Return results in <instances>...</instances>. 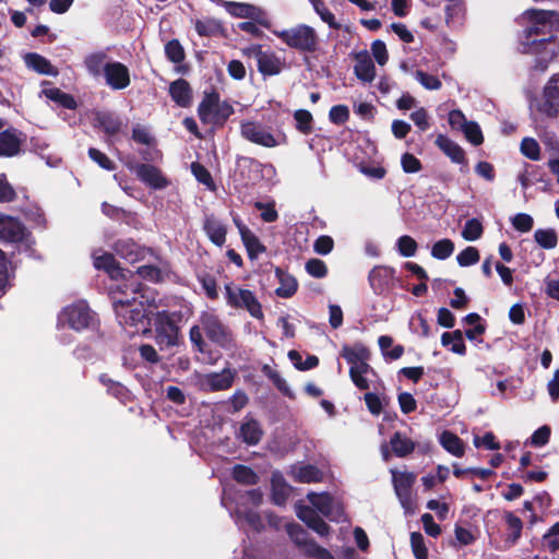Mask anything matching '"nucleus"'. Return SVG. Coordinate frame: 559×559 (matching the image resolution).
I'll list each match as a JSON object with an SVG mask.
<instances>
[{
	"instance_id": "64",
	"label": "nucleus",
	"mask_w": 559,
	"mask_h": 559,
	"mask_svg": "<svg viewBox=\"0 0 559 559\" xmlns=\"http://www.w3.org/2000/svg\"><path fill=\"white\" fill-rule=\"evenodd\" d=\"M544 543L549 551L555 552L559 550V522L544 535Z\"/></svg>"
},
{
	"instance_id": "63",
	"label": "nucleus",
	"mask_w": 559,
	"mask_h": 559,
	"mask_svg": "<svg viewBox=\"0 0 559 559\" xmlns=\"http://www.w3.org/2000/svg\"><path fill=\"white\" fill-rule=\"evenodd\" d=\"M314 11L320 15L321 20L331 27H336L334 14L324 7L320 0H310Z\"/></svg>"
},
{
	"instance_id": "54",
	"label": "nucleus",
	"mask_w": 559,
	"mask_h": 559,
	"mask_svg": "<svg viewBox=\"0 0 559 559\" xmlns=\"http://www.w3.org/2000/svg\"><path fill=\"white\" fill-rule=\"evenodd\" d=\"M165 53L167 58L174 63H180L185 59L183 48L176 39L166 44Z\"/></svg>"
},
{
	"instance_id": "8",
	"label": "nucleus",
	"mask_w": 559,
	"mask_h": 559,
	"mask_svg": "<svg viewBox=\"0 0 559 559\" xmlns=\"http://www.w3.org/2000/svg\"><path fill=\"white\" fill-rule=\"evenodd\" d=\"M94 314L84 301H79L62 309L58 317V326L68 325L72 330L82 331L91 326Z\"/></svg>"
},
{
	"instance_id": "60",
	"label": "nucleus",
	"mask_w": 559,
	"mask_h": 559,
	"mask_svg": "<svg viewBox=\"0 0 559 559\" xmlns=\"http://www.w3.org/2000/svg\"><path fill=\"white\" fill-rule=\"evenodd\" d=\"M306 270L311 276L316 278H322L328 273L325 263L319 259H310L306 263Z\"/></svg>"
},
{
	"instance_id": "2",
	"label": "nucleus",
	"mask_w": 559,
	"mask_h": 559,
	"mask_svg": "<svg viewBox=\"0 0 559 559\" xmlns=\"http://www.w3.org/2000/svg\"><path fill=\"white\" fill-rule=\"evenodd\" d=\"M522 21L525 25V51L538 55L539 62L545 63V68L556 55L555 47L548 46L559 28V14L555 11L527 10L523 13Z\"/></svg>"
},
{
	"instance_id": "13",
	"label": "nucleus",
	"mask_w": 559,
	"mask_h": 559,
	"mask_svg": "<svg viewBox=\"0 0 559 559\" xmlns=\"http://www.w3.org/2000/svg\"><path fill=\"white\" fill-rule=\"evenodd\" d=\"M156 341L160 345L173 346L177 342L178 328L165 311L158 312L155 318Z\"/></svg>"
},
{
	"instance_id": "36",
	"label": "nucleus",
	"mask_w": 559,
	"mask_h": 559,
	"mask_svg": "<svg viewBox=\"0 0 559 559\" xmlns=\"http://www.w3.org/2000/svg\"><path fill=\"white\" fill-rule=\"evenodd\" d=\"M441 445L452 455L461 457L464 454L462 440L450 431H443L440 436Z\"/></svg>"
},
{
	"instance_id": "27",
	"label": "nucleus",
	"mask_w": 559,
	"mask_h": 559,
	"mask_svg": "<svg viewBox=\"0 0 559 559\" xmlns=\"http://www.w3.org/2000/svg\"><path fill=\"white\" fill-rule=\"evenodd\" d=\"M262 437V430L258 421L254 419H246L238 432V438H240L245 443L249 445L257 444Z\"/></svg>"
},
{
	"instance_id": "32",
	"label": "nucleus",
	"mask_w": 559,
	"mask_h": 559,
	"mask_svg": "<svg viewBox=\"0 0 559 559\" xmlns=\"http://www.w3.org/2000/svg\"><path fill=\"white\" fill-rule=\"evenodd\" d=\"M236 522L240 525H248L253 531H260L263 527L261 516L251 511L247 510L242 506H238L235 511Z\"/></svg>"
},
{
	"instance_id": "17",
	"label": "nucleus",
	"mask_w": 559,
	"mask_h": 559,
	"mask_svg": "<svg viewBox=\"0 0 559 559\" xmlns=\"http://www.w3.org/2000/svg\"><path fill=\"white\" fill-rule=\"evenodd\" d=\"M395 278V270L390 266H376L369 273V282L376 294L390 289Z\"/></svg>"
},
{
	"instance_id": "55",
	"label": "nucleus",
	"mask_w": 559,
	"mask_h": 559,
	"mask_svg": "<svg viewBox=\"0 0 559 559\" xmlns=\"http://www.w3.org/2000/svg\"><path fill=\"white\" fill-rule=\"evenodd\" d=\"M415 79L426 88L429 91H437L441 88V81L431 74H428L421 70H417L415 72Z\"/></svg>"
},
{
	"instance_id": "47",
	"label": "nucleus",
	"mask_w": 559,
	"mask_h": 559,
	"mask_svg": "<svg viewBox=\"0 0 559 559\" xmlns=\"http://www.w3.org/2000/svg\"><path fill=\"white\" fill-rule=\"evenodd\" d=\"M534 238L536 242L545 249H552L558 242L557 235L552 229H537L534 234Z\"/></svg>"
},
{
	"instance_id": "58",
	"label": "nucleus",
	"mask_w": 559,
	"mask_h": 559,
	"mask_svg": "<svg viewBox=\"0 0 559 559\" xmlns=\"http://www.w3.org/2000/svg\"><path fill=\"white\" fill-rule=\"evenodd\" d=\"M305 552L307 556L316 559H334V557L329 550L319 546L314 542H309L305 544Z\"/></svg>"
},
{
	"instance_id": "10",
	"label": "nucleus",
	"mask_w": 559,
	"mask_h": 559,
	"mask_svg": "<svg viewBox=\"0 0 559 559\" xmlns=\"http://www.w3.org/2000/svg\"><path fill=\"white\" fill-rule=\"evenodd\" d=\"M392 483L399 501L405 511L413 510L412 487L416 475L407 471L391 469Z\"/></svg>"
},
{
	"instance_id": "4",
	"label": "nucleus",
	"mask_w": 559,
	"mask_h": 559,
	"mask_svg": "<svg viewBox=\"0 0 559 559\" xmlns=\"http://www.w3.org/2000/svg\"><path fill=\"white\" fill-rule=\"evenodd\" d=\"M272 33L288 48L301 53H313L320 45L318 33L307 24L301 23L288 28L273 29Z\"/></svg>"
},
{
	"instance_id": "37",
	"label": "nucleus",
	"mask_w": 559,
	"mask_h": 559,
	"mask_svg": "<svg viewBox=\"0 0 559 559\" xmlns=\"http://www.w3.org/2000/svg\"><path fill=\"white\" fill-rule=\"evenodd\" d=\"M441 344L459 355L465 354V344L463 334L460 330L453 332H445L441 336Z\"/></svg>"
},
{
	"instance_id": "33",
	"label": "nucleus",
	"mask_w": 559,
	"mask_h": 559,
	"mask_svg": "<svg viewBox=\"0 0 559 559\" xmlns=\"http://www.w3.org/2000/svg\"><path fill=\"white\" fill-rule=\"evenodd\" d=\"M341 355L350 366L360 360H369L370 357L368 348L361 343L344 345Z\"/></svg>"
},
{
	"instance_id": "16",
	"label": "nucleus",
	"mask_w": 559,
	"mask_h": 559,
	"mask_svg": "<svg viewBox=\"0 0 559 559\" xmlns=\"http://www.w3.org/2000/svg\"><path fill=\"white\" fill-rule=\"evenodd\" d=\"M540 110L549 117L559 111V74L552 75L544 88V102Z\"/></svg>"
},
{
	"instance_id": "24",
	"label": "nucleus",
	"mask_w": 559,
	"mask_h": 559,
	"mask_svg": "<svg viewBox=\"0 0 559 559\" xmlns=\"http://www.w3.org/2000/svg\"><path fill=\"white\" fill-rule=\"evenodd\" d=\"M217 3L224 5L228 13L236 17L258 19L261 15V9L248 3L230 2L218 0Z\"/></svg>"
},
{
	"instance_id": "15",
	"label": "nucleus",
	"mask_w": 559,
	"mask_h": 559,
	"mask_svg": "<svg viewBox=\"0 0 559 559\" xmlns=\"http://www.w3.org/2000/svg\"><path fill=\"white\" fill-rule=\"evenodd\" d=\"M104 75L108 86L112 90H123L130 85L129 69L121 62H107Z\"/></svg>"
},
{
	"instance_id": "21",
	"label": "nucleus",
	"mask_w": 559,
	"mask_h": 559,
	"mask_svg": "<svg viewBox=\"0 0 559 559\" xmlns=\"http://www.w3.org/2000/svg\"><path fill=\"white\" fill-rule=\"evenodd\" d=\"M24 62L27 68L33 71L50 76H57L59 74L58 69L51 64V62L36 52H29L24 56Z\"/></svg>"
},
{
	"instance_id": "39",
	"label": "nucleus",
	"mask_w": 559,
	"mask_h": 559,
	"mask_svg": "<svg viewBox=\"0 0 559 559\" xmlns=\"http://www.w3.org/2000/svg\"><path fill=\"white\" fill-rule=\"evenodd\" d=\"M43 94L48 99H51V100L60 104L64 108L73 109L76 106V102L71 95L63 93L61 90H59L57 87L44 88Z\"/></svg>"
},
{
	"instance_id": "7",
	"label": "nucleus",
	"mask_w": 559,
	"mask_h": 559,
	"mask_svg": "<svg viewBox=\"0 0 559 559\" xmlns=\"http://www.w3.org/2000/svg\"><path fill=\"white\" fill-rule=\"evenodd\" d=\"M247 57L257 60L259 72L263 76H273L280 74L286 66L283 58L277 56L273 50H263L260 45H253L242 50Z\"/></svg>"
},
{
	"instance_id": "5",
	"label": "nucleus",
	"mask_w": 559,
	"mask_h": 559,
	"mask_svg": "<svg viewBox=\"0 0 559 559\" xmlns=\"http://www.w3.org/2000/svg\"><path fill=\"white\" fill-rule=\"evenodd\" d=\"M233 112L231 105L221 102L215 93L206 94L198 108L199 118L207 124H223Z\"/></svg>"
},
{
	"instance_id": "9",
	"label": "nucleus",
	"mask_w": 559,
	"mask_h": 559,
	"mask_svg": "<svg viewBox=\"0 0 559 559\" xmlns=\"http://www.w3.org/2000/svg\"><path fill=\"white\" fill-rule=\"evenodd\" d=\"M0 238L7 242L24 246L26 249H29L34 242L25 226L11 216H0Z\"/></svg>"
},
{
	"instance_id": "18",
	"label": "nucleus",
	"mask_w": 559,
	"mask_h": 559,
	"mask_svg": "<svg viewBox=\"0 0 559 559\" xmlns=\"http://www.w3.org/2000/svg\"><path fill=\"white\" fill-rule=\"evenodd\" d=\"M354 59L355 75L364 83H371L376 78V67L369 52L367 50L356 52Z\"/></svg>"
},
{
	"instance_id": "62",
	"label": "nucleus",
	"mask_w": 559,
	"mask_h": 559,
	"mask_svg": "<svg viewBox=\"0 0 559 559\" xmlns=\"http://www.w3.org/2000/svg\"><path fill=\"white\" fill-rule=\"evenodd\" d=\"M329 118L333 123L342 124L349 118V109L345 105H336L330 109Z\"/></svg>"
},
{
	"instance_id": "34",
	"label": "nucleus",
	"mask_w": 559,
	"mask_h": 559,
	"mask_svg": "<svg viewBox=\"0 0 559 559\" xmlns=\"http://www.w3.org/2000/svg\"><path fill=\"white\" fill-rule=\"evenodd\" d=\"M271 484L273 501L280 506L284 504L290 493V486L286 484L284 477L280 473H273Z\"/></svg>"
},
{
	"instance_id": "29",
	"label": "nucleus",
	"mask_w": 559,
	"mask_h": 559,
	"mask_svg": "<svg viewBox=\"0 0 559 559\" xmlns=\"http://www.w3.org/2000/svg\"><path fill=\"white\" fill-rule=\"evenodd\" d=\"M234 381V373L229 369H224L217 373H210L204 377L203 384L213 391L228 389Z\"/></svg>"
},
{
	"instance_id": "61",
	"label": "nucleus",
	"mask_w": 559,
	"mask_h": 559,
	"mask_svg": "<svg viewBox=\"0 0 559 559\" xmlns=\"http://www.w3.org/2000/svg\"><path fill=\"white\" fill-rule=\"evenodd\" d=\"M448 122L452 130L462 131L469 121L461 110L453 109L448 115Z\"/></svg>"
},
{
	"instance_id": "12",
	"label": "nucleus",
	"mask_w": 559,
	"mask_h": 559,
	"mask_svg": "<svg viewBox=\"0 0 559 559\" xmlns=\"http://www.w3.org/2000/svg\"><path fill=\"white\" fill-rule=\"evenodd\" d=\"M308 500L325 518L338 522L343 519L344 512L340 501L334 500L328 493L309 492Z\"/></svg>"
},
{
	"instance_id": "44",
	"label": "nucleus",
	"mask_w": 559,
	"mask_h": 559,
	"mask_svg": "<svg viewBox=\"0 0 559 559\" xmlns=\"http://www.w3.org/2000/svg\"><path fill=\"white\" fill-rule=\"evenodd\" d=\"M483 233L481 222L477 218H471L465 222L461 235L466 241H475L481 237Z\"/></svg>"
},
{
	"instance_id": "3",
	"label": "nucleus",
	"mask_w": 559,
	"mask_h": 559,
	"mask_svg": "<svg viewBox=\"0 0 559 559\" xmlns=\"http://www.w3.org/2000/svg\"><path fill=\"white\" fill-rule=\"evenodd\" d=\"M202 330L212 342L219 346L226 347L231 342L228 329L221 322L218 317L213 312L204 311L200 316V324L193 325L190 329V341L200 353L205 350Z\"/></svg>"
},
{
	"instance_id": "35",
	"label": "nucleus",
	"mask_w": 559,
	"mask_h": 559,
	"mask_svg": "<svg viewBox=\"0 0 559 559\" xmlns=\"http://www.w3.org/2000/svg\"><path fill=\"white\" fill-rule=\"evenodd\" d=\"M20 150V140L14 131H3L0 133V156H13Z\"/></svg>"
},
{
	"instance_id": "45",
	"label": "nucleus",
	"mask_w": 559,
	"mask_h": 559,
	"mask_svg": "<svg viewBox=\"0 0 559 559\" xmlns=\"http://www.w3.org/2000/svg\"><path fill=\"white\" fill-rule=\"evenodd\" d=\"M453 251V241L448 238H444L433 243L431 248V255L438 260H445L452 255Z\"/></svg>"
},
{
	"instance_id": "48",
	"label": "nucleus",
	"mask_w": 559,
	"mask_h": 559,
	"mask_svg": "<svg viewBox=\"0 0 559 559\" xmlns=\"http://www.w3.org/2000/svg\"><path fill=\"white\" fill-rule=\"evenodd\" d=\"M194 27L200 36H211L219 32L221 24L214 19L197 20Z\"/></svg>"
},
{
	"instance_id": "52",
	"label": "nucleus",
	"mask_w": 559,
	"mask_h": 559,
	"mask_svg": "<svg viewBox=\"0 0 559 559\" xmlns=\"http://www.w3.org/2000/svg\"><path fill=\"white\" fill-rule=\"evenodd\" d=\"M396 247L401 255L409 258L415 255L418 246L415 239L405 235L397 239Z\"/></svg>"
},
{
	"instance_id": "20",
	"label": "nucleus",
	"mask_w": 559,
	"mask_h": 559,
	"mask_svg": "<svg viewBox=\"0 0 559 559\" xmlns=\"http://www.w3.org/2000/svg\"><path fill=\"white\" fill-rule=\"evenodd\" d=\"M169 95L179 107L186 108L191 105L192 90L190 84L183 79H178L170 83Z\"/></svg>"
},
{
	"instance_id": "1",
	"label": "nucleus",
	"mask_w": 559,
	"mask_h": 559,
	"mask_svg": "<svg viewBox=\"0 0 559 559\" xmlns=\"http://www.w3.org/2000/svg\"><path fill=\"white\" fill-rule=\"evenodd\" d=\"M112 307L117 320L121 326L134 329L135 333L144 326L145 320L151 313V292L140 288L134 282H122L110 286Z\"/></svg>"
},
{
	"instance_id": "50",
	"label": "nucleus",
	"mask_w": 559,
	"mask_h": 559,
	"mask_svg": "<svg viewBox=\"0 0 559 559\" xmlns=\"http://www.w3.org/2000/svg\"><path fill=\"white\" fill-rule=\"evenodd\" d=\"M521 153L532 160L540 158V146L533 138H524L521 142Z\"/></svg>"
},
{
	"instance_id": "56",
	"label": "nucleus",
	"mask_w": 559,
	"mask_h": 559,
	"mask_svg": "<svg viewBox=\"0 0 559 559\" xmlns=\"http://www.w3.org/2000/svg\"><path fill=\"white\" fill-rule=\"evenodd\" d=\"M198 278L206 296L210 299H217L218 290L216 280L210 274H201Z\"/></svg>"
},
{
	"instance_id": "30",
	"label": "nucleus",
	"mask_w": 559,
	"mask_h": 559,
	"mask_svg": "<svg viewBox=\"0 0 559 559\" xmlns=\"http://www.w3.org/2000/svg\"><path fill=\"white\" fill-rule=\"evenodd\" d=\"M322 472L313 465H296L292 468V476L299 483H316L322 479Z\"/></svg>"
},
{
	"instance_id": "49",
	"label": "nucleus",
	"mask_w": 559,
	"mask_h": 559,
	"mask_svg": "<svg viewBox=\"0 0 559 559\" xmlns=\"http://www.w3.org/2000/svg\"><path fill=\"white\" fill-rule=\"evenodd\" d=\"M461 132H463L465 139L475 146H478L484 142L481 129L475 121H469Z\"/></svg>"
},
{
	"instance_id": "14",
	"label": "nucleus",
	"mask_w": 559,
	"mask_h": 559,
	"mask_svg": "<svg viewBox=\"0 0 559 559\" xmlns=\"http://www.w3.org/2000/svg\"><path fill=\"white\" fill-rule=\"evenodd\" d=\"M131 170L138 178L152 189H164L168 186L167 178L155 166L150 164H136L131 167Z\"/></svg>"
},
{
	"instance_id": "53",
	"label": "nucleus",
	"mask_w": 559,
	"mask_h": 559,
	"mask_svg": "<svg viewBox=\"0 0 559 559\" xmlns=\"http://www.w3.org/2000/svg\"><path fill=\"white\" fill-rule=\"evenodd\" d=\"M234 478L241 484L252 485L257 483V475L247 466L237 465L233 471Z\"/></svg>"
},
{
	"instance_id": "6",
	"label": "nucleus",
	"mask_w": 559,
	"mask_h": 559,
	"mask_svg": "<svg viewBox=\"0 0 559 559\" xmlns=\"http://www.w3.org/2000/svg\"><path fill=\"white\" fill-rule=\"evenodd\" d=\"M225 298L229 307L246 309L255 319L263 318L261 304L251 290L228 283L225 285Z\"/></svg>"
},
{
	"instance_id": "40",
	"label": "nucleus",
	"mask_w": 559,
	"mask_h": 559,
	"mask_svg": "<svg viewBox=\"0 0 559 559\" xmlns=\"http://www.w3.org/2000/svg\"><path fill=\"white\" fill-rule=\"evenodd\" d=\"M107 58V55L105 52H93L85 57L84 59V66L88 73H91L94 76H97L104 72L105 67V60Z\"/></svg>"
},
{
	"instance_id": "38",
	"label": "nucleus",
	"mask_w": 559,
	"mask_h": 559,
	"mask_svg": "<svg viewBox=\"0 0 559 559\" xmlns=\"http://www.w3.org/2000/svg\"><path fill=\"white\" fill-rule=\"evenodd\" d=\"M391 447L394 454L399 457L406 456L412 453L415 449L414 442L406 436L395 432L391 439Z\"/></svg>"
},
{
	"instance_id": "28",
	"label": "nucleus",
	"mask_w": 559,
	"mask_h": 559,
	"mask_svg": "<svg viewBox=\"0 0 559 559\" xmlns=\"http://www.w3.org/2000/svg\"><path fill=\"white\" fill-rule=\"evenodd\" d=\"M275 275L280 282V286L275 290L276 295L281 298L292 297L298 287L296 278L280 267L275 269Z\"/></svg>"
},
{
	"instance_id": "51",
	"label": "nucleus",
	"mask_w": 559,
	"mask_h": 559,
	"mask_svg": "<svg viewBox=\"0 0 559 559\" xmlns=\"http://www.w3.org/2000/svg\"><path fill=\"white\" fill-rule=\"evenodd\" d=\"M479 258V251L475 247H467L456 255V261L460 266L466 267L476 264Z\"/></svg>"
},
{
	"instance_id": "25",
	"label": "nucleus",
	"mask_w": 559,
	"mask_h": 559,
	"mask_svg": "<svg viewBox=\"0 0 559 559\" xmlns=\"http://www.w3.org/2000/svg\"><path fill=\"white\" fill-rule=\"evenodd\" d=\"M203 228L214 245L222 247L225 243L227 230L224 224L217 218L207 216L204 221Z\"/></svg>"
},
{
	"instance_id": "43",
	"label": "nucleus",
	"mask_w": 559,
	"mask_h": 559,
	"mask_svg": "<svg viewBox=\"0 0 559 559\" xmlns=\"http://www.w3.org/2000/svg\"><path fill=\"white\" fill-rule=\"evenodd\" d=\"M445 7V23L450 27L459 25L464 14V7L460 0L449 1Z\"/></svg>"
},
{
	"instance_id": "22",
	"label": "nucleus",
	"mask_w": 559,
	"mask_h": 559,
	"mask_svg": "<svg viewBox=\"0 0 559 559\" xmlns=\"http://www.w3.org/2000/svg\"><path fill=\"white\" fill-rule=\"evenodd\" d=\"M436 145L456 164L466 162L464 150L454 141L443 134H439L436 139Z\"/></svg>"
},
{
	"instance_id": "19",
	"label": "nucleus",
	"mask_w": 559,
	"mask_h": 559,
	"mask_svg": "<svg viewBox=\"0 0 559 559\" xmlns=\"http://www.w3.org/2000/svg\"><path fill=\"white\" fill-rule=\"evenodd\" d=\"M296 514L302 522H305L311 530H313L320 536H325L329 534V525L310 507L297 504Z\"/></svg>"
},
{
	"instance_id": "11",
	"label": "nucleus",
	"mask_w": 559,
	"mask_h": 559,
	"mask_svg": "<svg viewBox=\"0 0 559 559\" xmlns=\"http://www.w3.org/2000/svg\"><path fill=\"white\" fill-rule=\"evenodd\" d=\"M240 131L246 140L261 146L275 147L282 143L267 129L254 121H243Z\"/></svg>"
},
{
	"instance_id": "46",
	"label": "nucleus",
	"mask_w": 559,
	"mask_h": 559,
	"mask_svg": "<svg viewBox=\"0 0 559 559\" xmlns=\"http://www.w3.org/2000/svg\"><path fill=\"white\" fill-rule=\"evenodd\" d=\"M97 122L108 134H116L121 127L120 120L111 114L100 112L97 115Z\"/></svg>"
},
{
	"instance_id": "42",
	"label": "nucleus",
	"mask_w": 559,
	"mask_h": 559,
	"mask_svg": "<svg viewBox=\"0 0 559 559\" xmlns=\"http://www.w3.org/2000/svg\"><path fill=\"white\" fill-rule=\"evenodd\" d=\"M504 519L509 530L511 531V533L506 538V543L508 544L509 547H511L520 538L523 528V523L520 518L515 516L511 512L506 513Z\"/></svg>"
},
{
	"instance_id": "59",
	"label": "nucleus",
	"mask_w": 559,
	"mask_h": 559,
	"mask_svg": "<svg viewBox=\"0 0 559 559\" xmlns=\"http://www.w3.org/2000/svg\"><path fill=\"white\" fill-rule=\"evenodd\" d=\"M512 226L521 233H527L533 228V217L525 213H519L512 218Z\"/></svg>"
},
{
	"instance_id": "41",
	"label": "nucleus",
	"mask_w": 559,
	"mask_h": 559,
	"mask_svg": "<svg viewBox=\"0 0 559 559\" xmlns=\"http://www.w3.org/2000/svg\"><path fill=\"white\" fill-rule=\"evenodd\" d=\"M241 240L251 260L258 259V257L266 250L265 246L261 243L260 239L252 231L248 234L245 233Z\"/></svg>"
},
{
	"instance_id": "23",
	"label": "nucleus",
	"mask_w": 559,
	"mask_h": 559,
	"mask_svg": "<svg viewBox=\"0 0 559 559\" xmlns=\"http://www.w3.org/2000/svg\"><path fill=\"white\" fill-rule=\"evenodd\" d=\"M369 373H373V370L369 366L368 360H360L358 362H355L349 368V377L354 384L360 390L369 389Z\"/></svg>"
},
{
	"instance_id": "26",
	"label": "nucleus",
	"mask_w": 559,
	"mask_h": 559,
	"mask_svg": "<svg viewBox=\"0 0 559 559\" xmlns=\"http://www.w3.org/2000/svg\"><path fill=\"white\" fill-rule=\"evenodd\" d=\"M94 266L96 269L105 270L111 278H117L121 275V270L118 266L112 254L97 250L93 253Z\"/></svg>"
},
{
	"instance_id": "57",
	"label": "nucleus",
	"mask_w": 559,
	"mask_h": 559,
	"mask_svg": "<svg viewBox=\"0 0 559 559\" xmlns=\"http://www.w3.org/2000/svg\"><path fill=\"white\" fill-rule=\"evenodd\" d=\"M411 545L416 559H427L428 550L424 543V537L420 533H412Z\"/></svg>"
},
{
	"instance_id": "31",
	"label": "nucleus",
	"mask_w": 559,
	"mask_h": 559,
	"mask_svg": "<svg viewBox=\"0 0 559 559\" xmlns=\"http://www.w3.org/2000/svg\"><path fill=\"white\" fill-rule=\"evenodd\" d=\"M114 250L118 255L131 263L138 261L143 254L141 248L130 239L119 240L115 245Z\"/></svg>"
}]
</instances>
